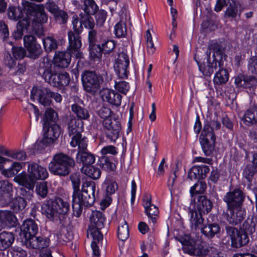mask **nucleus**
<instances>
[{
  "mask_svg": "<svg viewBox=\"0 0 257 257\" xmlns=\"http://www.w3.org/2000/svg\"><path fill=\"white\" fill-rule=\"evenodd\" d=\"M17 218L14 213L8 210H0V230L6 226L14 225Z\"/></svg>",
  "mask_w": 257,
  "mask_h": 257,
  "instance_id": "nucleus-25",
  "label": "nucleus"
},
{
  "mask_svg": "<svg viewBox=\"0 0 257 257\" xmlns=\"http://www.w3.org/2000/svg\"><path fill=\"white\" fill-rule=\"evenodd\" d=\"M100 95L103 101L112 105L118 106L121 104L122 96L114 90L108 88L103 89L100 91Z\"/></svg>",
  "mask_w": 257,
  "mask_h": 257,
  "instance_id": "nucleus-21",
  "label": "nucleus"
},
{
  "mask_svg": "<svg viewBox=\"0 0 257 257\" xmlns=\"http://www.w3.org/2000/svg\"><path fill=\"white\" fill-rule=\"evenodd\" d=\"M24 43L31 57L35 59L39 56L41 54L40 46L36 43V38L34 36H25Z\"/></svg>",
  "mask_w": 257,
  "mask_h": 257,
  "instance_id": "nucleus-19",
  "label": "nucleus"
},
{
  "mask_svg": "<svg viewBox=\"0 0 257 257\" xmlns=\"http://www.w3.org/2000/svg\"><path fill=\"white\" fill-rule=\"evenodd\" d=\"M77 163H82L83 166H89L95 162V156L89 152L87 149L82 151H78L76 155Z\"/></svg>",
  "mask_w": 257,
  "mask_h": 257,
  "instance_id": "nucleus-28",
  "label": "nucleus"
},
{
  "mask_svg": "<svg viewBox=\"0 0 257 257\" xmlns=\"http://www.w3.org/2000/svg\"><path fill=\"white\" fill-rule=\"evenodd\" d=\"M83 206H84L83 204H82L81 202H79L77 200H73L72 209L73 211V214L77 217H79L81 214Z\"/></svg>",
  "mask_w": 257,
  "mask_h": 257,
  "instance_id": "nucleus-61",
  "label": "nucleus"
},
{
  "mask_svg": "<svg viewBox=\"0 0 257 257\" xmlns=\"http://www.w3.org/2000/svg\"><path fill=\"white\" fill-rule=\"evenodd\" d=\"M105 217L99 211H93L90 216V221L93 227L101 229L104 227Z\"/></svg>",
  "mask_w": 257,
  "mask_h": 257,
  "instance_id": "nucleus-33",
  "label": "nucleus"
},
{
  "mask_svg": "<svg viewBox=\"0 0 257 257\" xmlns=\"http://www.w3.org/2000/svg\"><path fill=\"white\" fill-rule=\"evenodd\" d=\"M241 120L247 125L257 123V106L253 105L248 108L244 112Z\"/></svg>",
  "mask_w": 257,
  "mask_h": 257,
  "instance_id": "nucleus-29",
  "label": "nucleus"
},
{
  "mask_svg": "<svg viewBox=\"0 0 257 257\" xmlns=\"http://www.w3.org/2000/svg\"><path fill=\"white\" fill-rule=\"evenodd\" d=\"M206 189V184L205 182L200 181H198L190 190V196L191 197V205L194 206L196 202L195 200V196L196 194H203Z\"/></svg>",
  "mask_w": 257,
  "mask_h": 257,
  "instance_id": "nucleus-35",
  "label": "nucleus"
},
{
  "mask_svg": "<svg viewBox=\"0 0 257 257\" xmlns=\"http://www.w3.org/2000/svg\"><path fill=\"white\" fill-rule=\"evenodd\" d=\"M31 98L37 99L41 104L47 106L50 104L51 91L50 89L43 87H33L31 90Z\"/></svg>",
  "mask_w": 257,
  "mask_h": 257,
  "instance_id": "nucleus-11",
  "label": "nucleus"
},
{
  "mask_svg": "<svg viewBox=\"0 0 257 257\" xmlns=\"http://www.w3.org/2000/svg\"><path fill=\"white\" fill-rule=\"evenodd\" d=\"M95 184L94 182H86L83 184L82 189L73 192V200H77L85 206H91L94 202Z\"/></svg>",
  "mask_w": 257,
  "mask_h": 257,
  "instance_id": "nucleus-4",
  "label": "nucleus"
},
{
  "mask_svg": "<svg viewBox=\"0 0 257 257\" xmlns=\"http://www.w3.org/2000/svg\"><path fill=\"white\" fill-rule=\"evenodd\" d=\"M27 18V20L30 22V24L31 23H38L39 27L41 24L46 23L47 21V16L45 13L43 6H38L37 11H35L33 7V9L29 11Z\"/></svg>",
  "mask_w": 257,
  "mask_h": 257,
  "instance_id": "nucleus-20",
  "label": "nucleus"
},
{
  "mask_svg": "<svg viewBox=\"0 0 257 257\" xmlns=\"http://www.w3.org/2000/svg\"><path fill=\"white\" fill-rule=\"evenodd\" d=\"M256 172L257 170L255 169L253 165L252 164H249L245 168L243 172V176L248 181L250 182L253 175Z\"/></svg>",
  "mask_w": 257,
  "mask_h": 257,
  "instance_id": "nucleus-56",
  "label": "nucleus"
},
{
  "mask_svg": "<svg viewBox=\"0 0 257 257\" xmlns=\"http://www.w3.org/2000/svg\"><path fill=\"white\" fill-rule=\"evenodd\" d=\"M218 67H221V62L219 61L218 59L215 58V55L213 54L212 61H207V65L206 66L204 67L203 68L199 67V68L204 75L210 76Z\"/></svg>",
  "mask_w": 257,
  "mask_h": 257,
  "instance_id": "nucleus-32",
  "label": "nucleus"
},
{
  "mask_svg": "<svg viewBox=\"0 0 257 257\" xmlns=\"http://www.w3.org/2000/svg\"><path fill=\"white\" fill-rule=\"evenodd\" d=\"M248 69L251 73L257 74V57L250 58L248 61Z\"/></svg>",
  "mask_w": 257,
  "mask_h": 257,
  "instance_id": "nucleus-64",
  "label": "nucleus"
},
{
  "mask_svg": "<svg viewBox=\"0 0 257 257\" xmlns=\"http://www.w3.org/2000/svg\"><path fill=\"white\" fill-rule=\"evenodd\" d=\"M15 237L13 233L3 231L0 233V250L9 248L13 243Z\"/></svg>",
  "mask_w": 257,
  "mask_h": 257,
  "instance_id": "nucleus-34",
  "label": "nucleus"
},
{
  "mask_svg": "<svg viewBox=\"0 0 257 257\" xmlns=\"http://www.w3.org/2000/svg\"><path fill=\"white\" fill-rule=\"evenodd\" d=\"M221 123L216 119L211 120L209 124L204 125L200 135L201 146L206 156H210L215 148L216 137L213 132L214 130H219Z\"/></svg>",
  "mask_w": 257,
  "mask_h": 257,
  "instance_id": "nucleus-2",
  "label": "nucleus"
},
{
  "mask_svg": "<svg viewBox=\"0 0 257 257\" xmlns=\"http://www.w3.org/2000/svg\"><path fill=\"white\" fill-rule=\"evenodd\" d=\"M243 197L242 192L236 189L227 193L223 200L227 203L228 207H239L243 201Z\"/></svg>",
  "mask_w": 257,
  "mask_h": 257,
  "instance_id": "nucleus-16",
  "label": "nucleus"
},
{
  "mask_svg": "<svg viewBox=\"0 0 257 257\" xmlns=\"http://www.w3.org/2000/svg\"><path fill=\"white\" fill-rule=\"evenodd\" d=\"M249 241L248 236L241 231L235 237L231 242V245L234 248H239L243 245H246Z\"/></svg>",
  "mask_w": 257,
  "mask_h": 257,
  "instance_id": "nucleus-38",
  "label": "nucleus"
},
{
  "mask_svg": "<svg viewBox=\"0 0 257 257\" xmlns=\"http://www.w3.org/2000/svg\"><path fill=\"white\" fill-rule=\"evenodd\" d=\"M71 110L75 113L78 119L82 120L88 119L90 117V114L87 109L78 105L74 104L71 105Z\"/></svg>",
  "mask_w": 257,
  "mask_h": 257,
  "instance_id": "nucleus-41",
  "label": "nucleus"
},
{
  "mask_svg": "<svg viewBox=\"0 0 257 257\" xmlns=\"http://www.w3.org/2000/svg\"><path fill=\"white\" fill-rule=\"evenodd\" d=\"M99 228L92 227L91 229H90L89 230L90 235L93 238V241H96V243H98L101 240H102L103 238L102 234L101 233L100 231H99Z\"/></svg>",
  "mask_w": 257,
  "mask_h": 257,
  "instance_id": "nucleus-63",
  "label": "nucleus"
},
{
  "mask_svg": "<svg viewBox=\"0 0 257 257\" xmlns=\"http://www.w3.org/2000/svg\"><path fill=\"white\" fill-rule=\"evenodd\" d=\"M41 74L46 82L54 87L67 86L70 81L68 73H57L55 68L42 72Z\"/></svg>",
  "mask_w": 257,
  "mask_h": 257,
  "instance_id": "nucleus-5",
  "label": "nucleus"
},
{
  "mask_svg": "<svg viewBox=\"0 0 257 257\" xmlns=\"http://www.w3.org/2000/svg\"><path fill=\"white\" fill-rule=\"evenodd\" d=\"M53 68H55L54 64L48 56H45L41 59L39 64V71L40 74L42 72L46 71Z\"/></svg>",
  "mask_w": 257,
  "mask_h": 257,
  "instance_id": "nucleus-49",
  "label": "nucleus"
},
{
  "mask_svg": "<svg viewBox=\"0 0 257 257\" xmlns=\"http://www.w3.org/2000/svg\"><path fill=\"white\" fill-rule=\"evenodd\" d=\"M70 179L72 184L73 192L79 191L81 183L80 175L76 173L72 174L70 176Z\"/></svg>",
  "mask_w": 257,
  "mask_h": 257,
  "instance_id": "nucleus-59",
  "label": "nucleus"
},
{
  "mask_svg": "<svg viewBox=\"0 0 257 257\" xmlns=\"http://www.w3.org/2000/svg\"><path fill=\"white\" fill-rule=\"evenodd\" d=\"M60 135V126L56 123L51 124L44 133V137L50 140L49 143H53Z\"/></svg>",
  "mask_w": 257,
  "mask_h": 257,
  "instance_id": "nucleus-37",
  "label": "nucleus"
},
{
  "mask_svg": "<svg viewBox=\"0 0 257 257\" xmlns=\"http://www.w3.org/2000/svg\"><path fill=\"white\" fill-rule=\"evenodd\" d=\"M22 7H10L9 9L8 16L10 19L18 20L19 19H28L29 11L33 9L32 4L26 0H22Z\"/></svg>",
  "mask_w": 257,
  "mask_h": 257,
  "instance_id": "nucleus-7",
  "label": "nucleus"
},
{
  "mask_svg": "<svg viewBox=\"0 0 257 257\" xmlns=\"http://www.w3.org/2000/svg\"><path fill=\"white\" fill-rule=\"evenodd\" d=\"M212 206V202L205 196L198 197L196 206L198 212L207 214L211 210Z\"/></svg>",
  "mask_w": 257,
  "mask_h": 257,
  "instance_id": "nucleus-30",
  "label": "nucleus"
},
{
  "mask_svg": "<svg viewBox=\"0 0 257 257\" xmlns=\"http://www.w3.org/2000/svg\"><path fill=\"white\" fill-rule=\"evenodd\" d=\"M80 22L81 25H83L86 28L93 29L95 27V23L93 18L89 15L83 14L81 13L80 15Z\"/></svg>",
  "mask_w": 257,
  "mask_h": 257,
  "instance_id": "nucleus-51",
  "label": "nucleus"
},
{
  "mask_svg": "<svg viewBox=\"0 0 257 257\" xmlns=\"http://www.w3.org/2000/svg\"><path fill=\"white\" fill-rule=\"evenodd\" d=\"M117 236L118 238L122 241L125 240L129 236L128 225L123 219L119 220Z\"/></svg>",
  "mask_w": 257,
  "mask_h": 257,
  "instance_id": "nucleus-39",
  "label": "nucleus"
},
{
  "mask_svg": "<svg viewBox=\"0 0 257 257\" xmlns=\"http://www.w3.org/2000/svg\"><path fill=\"white\" fill-rule=\"evenodd\" d=\"M68 130L70 136L80 134L83 130V122L75 117L71 118L68 123Z\"/></svg>",
  "mask_w": 257,
  "mask_h": 257,
  "instance_id": "nucleus-31",
  "label": "nucleus"
},
{
  "mask_svg": "<svg viewBox=\"0 0 257 257\" xmlns=\"http://www.w3.org/2000/svg\"><path fill=\"white\" fill-rule=\"evenodd\" d=\"M12 208L16 212L23 210L26 206V201L22 197L18 196L12 199Z\"/></svg>",
  "mask_w": 257,
  "mask_h": 257,
  "instance_id": "nucleus-52",
  "label": "nucleus"
},
{
  "mask_svg": "<svg viewBox=\"0 0 257 257\" xmlns=\"http://www.w3.org/2000/svg\"><path fill=\"white\" fill-rule=\"evenodd\" d=\"M43 42L44 48L47 52H51L57 48V42L52 37H48L45 38Z\"/></svg>",
  "mask_w": 257,
  "mask_h": 257,
  "instance_id": "nucleus-54",
  "label": "nucleus"
},
{
  "mask_svg": "<svg viewBox=\"0 0 257 257\" xmlns=\"http://www.w3.org/2000/svg\"><path fill=\"white\" fill-rule=\"evenodd\" d=\"M256 219L253 218H248L243 223L241 231L245 233L248 236L251 235L255 231Z\"/></svg>",
  "mask_w": 257,
  "mask_h": 257,
  "instance_id": "nucleus-44",
  "label": "nucleus"
},
{
  "mask_svg": "<svg viewBox=\"0 0 257 257\" xmlns=\"http://www.w3.org/2000/svg\"><path fill=\"white\" fill-rule=\"evenodd\" d=\"M5 154L13 159L19 161L25 160L27 157L26 153L24 151L20 150L8 151Z\"/></svg>",
  "mask_w": 257,
  "mask_h": 257,
  "instance_id": "nucleus-53",
  "label": "nucleus"
},
{
  "mask_svg": "<svg viewBox=\"0 0 257 257\" xmlns=\"http://www.w3.org/2000/svg\"><path fill=\"white\" fill-rule=\"evenodd\" d=\"M15 180L20 185L27 188L29 190H33L36 181L32 178L30 173L28 174L26 172H23L17 175Z\"/></svg>",
  "mask_w": 257,
  "mask_h": 257,
  "instance_id": "nucleus-27",
  "label": "nucleus"
},
{
  "mask_svg": "<svg viewBox=\"0 0 257 257\" xmlns=\"http://www.w3.org/2000/svg\"><path fill=\"white\" fill-rule=\"evenodd\" d=\"M13 184L7 180L0 181V205H8L12 199Z\"/></svg>",
  "mask_w": 257,
  "mask_h": 257,
  "instance_id": "nucleus-14",
  "label": "nucleus"
},
{
  "mask_svg": "<svg viewBox=\"0 0 257 257\" xmlns=\"http://www.w3.org/2000/svg\"><path fill=\"white\" fill-rule=\"evenodd\" d=\"M240 13H238L237 5L234 2H233L232 4H230L224 13L225 18L233 19L237 16L240 17Z\"/></svg>",
  "mask_w": 257,
  "mask_h": 257,
  "instance_id": "nucleus-48",
  "label": "nucleus"
},
{
  "mask_svg": "<svg viewBox=\"0 0 257 257\" xmlns=\"http://www.w3.org/2000/svg\"><path fill=\"white\" fill-rule=\"evenodd\" d=\"M38 230L39 227L37 224L32 219H26L21 226L22 233L24 238L36 235Z\"/></svg>",
  "mask_w": 257,
  "mask_h": 257,
  "instance_id": "nucleus-24",
  "label": "nucleus"
},
{
  "mask_svg": "<svg viewBox=\"0 0 257 257\" xmlns=\"http://www.w3.org/2000/svg\"><path fill=\"white\" fill-rule=\"evenodd\" d=\"M82 81L86 91L93 92L99 88L100 84L103 82V78L93 71H86L82 75Z\"/></svg>",
  "mask_w": 257,
  "mask_h": 257,
  "instance_id": "nucleus-6",
  "label": "nucleus"
},
{
  "mask_svg": "<svg viewBox=\"0 0 257 257\" xmlns=\"http://www.w3.org/2000/svg\"><path fill=\"white\" fill-rule=\"evenodd\" d=\"M54 201L59 216L68 213L69 209V204L67 202L59 197L56 198Z\"/></svg>",
  "mask_w": 257,
  "mask_h": 257,
  "instance_id": "nucleus-46",
  "label": "nucleus"
},
{
  "mask_svg": "<svg viewBox=\"0 0 257 257\" xmlns=\"http://www.w3.org/2000/svg\"><path fill=\"white\" fill-rule=\"evenodd\" d=\"M71 53L70 52H57L54 57V64L60 68L67 67L71 60Z\"/></svg>",
  "mask_w": 257,
  "mask_h": 257,
  "instance_id": "nucleus-26",
  "label": "nucleus"
},
{
  "mask_svg": "<svg viewBox=\"0 0 257 257\" xmlns=\"http://www.w3.org/2000/svg\"><path fill=\"white\" fill-rule=\"evenodd\" d=\"M182 245V249L185 253L199 257H206L209 252V244L196 243L195 241L189 236L180 239Z\"/></svg>",
  "mask_w": 257,
  "mask_h": 257,
  "instance_id": "nucleus-3",
  "label": "nucleus"
},
{
  "mask_svg": "<svg viewBox=\"0 0 257 257\" xmlns=\"http://www.w3.org/2000/svg\"><path fill=\"white\" fill-rule=\"evenodd\" d=\"M10 160L0 156V170L2 174L7 177H12L16 175L22 168L21 163L17 162H14L8 169L4 168V164L7 162H10Z\"/></svg>",
  "mask_w": 257,
  "mask_h": 257,
  "instance_id": "nucleus-22",
  "label": "nucleus"
},
{
  "mask_svg": "<svg viewBox=\"0 0 257 257\" xmlns=\"http://www.w3.org/2000/svg\"><path fill=\"white\" fill-rule=\"evenodd\" d=\"M228 73L226 70L219 69L214 76L213 82L215 84L221 85L225 84L228 80Z\"/></svg>",
  "mask_w": 257,
  "mask_h": 257,
  "instance_id": "nucleus-45",
  "label": "nucleus"
},
{
  "mask_svg": "<svg viewBox=\"0 0 257 257\" xmlns=\"http://www.w3.org/2000/svg\"><path fill=\"white\" fill-rule=\"evenodd\" d=\"M82 173L93 179H98L101 175L100 169L93 166H83L81 168Z\"/></svg>",
  "mask_w": 257,
  "mask_h": 257,
  "instance_id": "nucleus-43",
  "label": "nucleus"
},
{
  "mask_svg": "<svg viewBox=\"0 0 257 257\" xmlns=\"http://www.w3.org/2000/svg\"><path fill=\"white\" fill-rule=\"evenodd\" d=\"M115 88L119 92L125 94L130 89L128 83L125 81L115 82Z\"/></svg>",
  "mask_w": 257,
  "mask_h": 257,
  "instance_id": "nucleus-62",
  "label": "nucleus"
},
{
  "mask_svg": "<svg viewBox=\"0 0 257 257\" xmlns=\"http://www.w3.org/2000/svg\"><path fill=\"white\" fill-rule=\"evenodd\" d=\"M100 166L107 171H113L116 168V165L112 158L103 156L100 159Z\"/></svg>",
  "mask_w": 257,
  "mask_h": 257,
  "instance_id": "nucleus-47",
  "label": "nucleus"
},
{
  "mask_svg": "<svg viewBox=\"0 0 257 257\" xmlns=\"http://www.w3.org/2000/svg\"><path fill=\"white\" fill-rule=\"evenodd\" d=\"M103 125L107 138L111 142H115L121 130L120 122L116 119H106L103 120Z\"/></svg>",
  "mask_w": 257,
  "mask_h": 257,
  "instance_id": "nucleus-9",
  "label": "nucleus"
},
{
  "mask_svg": "<svg viewBox=\"0 0 257 257\" xmlns=\"http://www.w3.org/2000/svg\"><path fill=\"white\" fill-rule=\"evenodd\" d=\"M30 26V22L25 19H22L17 24L16 29L13 34V36L15 40L22 38L24 31L27 30Z\"/></svg>",
  "mask_w": 257,
  "mask_h": 257,
  "instance_id": "nucleus-36",
  "label": "nucleus"
},
{
  "mask_svg": "<svg viewBox=\"0 0 257 257\" xmlns=\"http://www.w3.org/2000/svg\"><path fill=\"white\" fill-rule=\"evenodd\" d=\"M195 205L189 207V213L190 216L189 221L190 227L192 230H196L203 227L204 219L202 214L199 213L194 208Z\"/></svg>",
  "mask_w": 257,
  "mask_h": 257,
  "instance_id": "nucleus-23",
  "label": "nucleus"
},
{
  "mask_svg": "<svg viewBox=\"0 0 257 257\" xmlns=\"http://www.w3.org/2000/svg\"><path fill=\"white\" fill-rule=\"evenodd\" d=\"M28 172L36 181L45 180L49 175L45 167L34 162L28 163Z\"/></svg>",
  "mask_w": 257,
  "mask_h": 257,
  "instance_id": "nucleus-15",
  "label": "nucleus"
},
{
  "mask_svg": "<svg viewBox=\"0 0 257 257\" xmlns=\"http://www.w3.org/2000/svg\"><path fill=\"white\" fill-rule=\"evenodd\" d=\"M70 145L72 147L76 146L78 148V151H82L87 149V141L85 137L82 138L81 134L72 137Z\"/></svg>",
  "mask_w": 257,
  "mask_h": 257,
  "instance_id": "nucleus-40",
  "label": "nucleus"
},
{
  "mask_svg": "<svg viewBox=\"0 0 257 257\" xmlns=\"http://www.w3.org/2000/svg\"><path fill=\"white\" fill-rule=\"evenodd\" d=\"M143 201L145 212L149 218L151 220L152 223L155 225L159 218V209L156 206L152 204L151 195L145 194Z\"/></svg>",
  "mask_w": 257,
  "mask_h": 257,
  "instance_id": "nucleus-12",
  "label": "nucleus"
},
{
  "mask_svg": "<svg viewBox=\"0 0 257 257\" xmlns=\"http://www.w3.org/2000/svg\"><path fill=\"white\" fill-rule=\"evenodd\" d=\"M208 49L213 50L214 52L213 54L215 55V58L218 59L219 61L222 59V55L223 54V50L220 45L217 43H214L211 44Z\"/></svg>",
  "mask_w": 257,
  "mask_h": 257,
  "instance_id": "nucleus-58",
  "label": "nucleus"
},
{
  "mask_svg": "<svg viewBox=\"0 0 257 257\" xmlns=\"http://www.w3.org/2000/svg\"><path fill=\"white\" fill-rule=\"evenodd\" d=\"M84 13L86 15H93L97 10V6L93 0H83Z\"/></svg>",
  "mask_w": 257,
  "mask_h": 257,
  "instance_id": "nucleus-50",
  "label": "nucleus"
},
{
  "mask_svg": "<svg viewBox=\"0 0 257 257\" xmlns=\"http://www.w3.org/2000/svg\"><path fill=\"white\" fill-rule=\"evenodd\" d=\"M68 37L69 40L68 50L71 54L75 55L76 58H82L83 54L80 52L82 43L79 32L69 31Z\"/></svg>",
  "mask_w": 257,
  "mask_h": 257,
  "instance_id": "nucleus-8",
  "label": "nucleus"
},
{
  "mask_svg": "<svg viewBox=\"0 0 257 257\" xmlns=\"http://www.w3.org/2000/svg\"><path fill=\"white\" fill-rule=\"evenodd\" d=\"M23 241L27 247L34 249H42L47 247L49 245V242L46 238L41 236H36V235H32L29 237L24 238Z\"/></svg>",
  "mask_w": 257,
  "mask_h": 257,
  "instance_id": "nucleus-17",
  "label": "nucleus"
},
{
  "mask_svg": "<svg viewBox=\"0 0 257 257\" xmlns=\"http://www.w3.org/2000/svg\"><path fill=\"white\" fill-rule=\"evenodd\" d=\"M75 165V162L73 158L63 153H59L53 156L48 168L50 172L54 175L66 176Z\"/></svg>",
  "mask_w": 257,
  "mask_h": 257,
  "instance_id": "nucleus-1",
  "label": "nucleus"
},
{
  "mask_svg": "<svg viewBox=\"0 0 257 257\" xmlns=\"http://www.w3.org/2000/svg\"><path fill=\"white\" fill-rule=\"evenodd\" d=\"M41 211L50 220L57 219L60 217L55 201L53 199H47L44 202L41 206Z\"/></svg>",
  "mask_w": 257,
  "mask_h": 257,
  "instance_id": "nucleus-18",
  "label": "nucleus"
},
{
  "mask_svg": "<svg viewBox=\"0 0 257 257\" xmlns=\"http://www.w3.org/2000/svg\"><path fill=\"white\" fill-rule=\"evenodd\" d=\"M209 252L207 256L209 257H223V253L216 245H209Z\"/></svg>",
  "mask_w": 257,
  "mask_h": 257,
  "instance_id": "nucleus-60",
  "label": "nucleus"
},
{
  "mask_svg": "<svg viewBox=\"0 0 257 257\" xmlns=\"http://www.w3.org/2000/svg\"><path fill=\"white\" fill-rule=\"evenodd\" d=\"M127 29L124 22L120 20L114 26V33L118 38L123 37L126 34Z\"/></svg>",
  "mask_w": 257,
  "mask_h": 257,
  "instance_id": "nucleus-55",
  "label": "nucleus"
},
{
  "mask_svg": "<svg viewBox=\"0 0 257 257\" xmlns=\"http://www.w3.org/2000/svg\"><path fill=\"white\" fill-rule=\"evenodd\" d=\"M36 191L37 194L42 197L45 198L47 195L48 189L47 182H41L36 186Z\"/></svg>",
  "mask_w": 257,
  "mask_h": 257,
  "instance_id": "nucleus-57",
  "label": "nucleus"
},
{
  "mask_svg": "<svg viewBox=\"0 0 257 257\" xmlns=\"http://www.w3.org/2000/svg\"><path fill=\"white\" fill-rule=\"evenodd\" d=\"M201 232L208 237H213L215 234L219 233L220 227L217 223H210L204 225L201 228Z\"/></svg>",
  "mask_w": 257,
  "mask_h": 257,
  "instance_id": "nucleus-42",
  "label": "nucleus"
},
{
  "mask_svg": "<svg viewBox=\"0 0 257 257\" xmlns=\"http://www.w3.org/2000/svg\"><path fill=\"white\" fill-rule=\"evenodd\" d=\"M129 63V58L126 53L124 51L119 53L114 64V68L119 77L124 78L127 76V69Z\"/></svg>",
  "mask_w": 257,
  "mask_h": 257,
  "instance_id": "nucleus-10",
  "label": "nucleus"
},
{
  "mask_svg": "<svg viewBox=\"0 0 257 257\" xmlns=\"http://www.w3.org/2000/svg\"><path fill=\"white\" fill-rule=\"evenodd\" d=\"M245 212L239 207H228L224 217L230 224L237 225L244 218Z\"/></svg>",
  "mask_w": 257,
  "mask_h": 257,
  "instance_id": "nucleus-13",
  "label": "nucleus"
}]
</instances>
